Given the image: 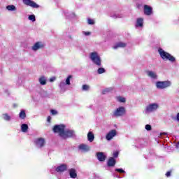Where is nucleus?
<instances>
[{"label":"nucleus","instance_id":"obj_1","mask_svg":"<svg viewBox=\"0 0 179 179\" xmlns=\"http://www.w3.org/2000/svg\"><path fill=\"white\" fill-rule=\"evenodd\" d=\"M158 52L161 58H162L164 61H170V62H176V57H174L170 53L164 51V50L159 48L158 49Z\"/></svg>","mask_w":179,"mask_h":179},{"label":"nucleus","instance_id":"obj_2","mask_svg":"<svg viewBox=\"0 0 179 179\" xmlns=\"http://www.w3.org/2000/svg\"><path fill=\"white\" fill-rule=\"evenodd\" d=\"M90 59L96 65V66H101V57L99 55V52L94 51L90 53Z\"/></svg>","mask_w":179,"mask_h":179},{"label":"nucleus","instance_id":"obj_3","mask_svg":"<svg viewBox=\"0 0 179 179\" xmlns=\"http://www.w3.org/2000/svg\"><path fill=\"white\" fill-rule=\"evenodd\" d=\"M159 103H151L145 106V114H152V113H156L159 110Z\"/></svg>","mask_w":179,"mask_h":179},{"label":"nucleus","instance_id":"obj_4","mask_svg":"<svg viewBox=\"0 0 179 179\" xmlns=\"http://www.w3.org/2000/svg\"><path fill=\"white\" fill-rule=\"evenodd\" d=\"M76 134L75 130L71 129H64L63 135H62V139H68V138H75Z\"/></svg>","mask_w":179,"mask_h":179},{"label":"nucleus","instance_id":"obj_5","mask_svg":"<svg viewBox=\"0 0 179 179\" xmlns=\"http://www.w3.org/2000/svg\"><path fill=\"white\" fill-rule=\"evenodd\" d=\"M65 131V125L64 124H56L53 127V132L59 134L60 138H62L64 132Z\"/></svg>","mask_w":179,"mask_h":179},{"label":"nucleus","instance_id":"obj_6","mask_svg":"<svg viewBox=\"0 0 179 179\" xmlns=\"http://www.w3.org/2000/svg\"><path fill=\"white\" fill-rule=\"evenodd\" d=\"M171 86V81H158L156 83L157 89H167V87H170Z\"/></svg>","mask_w":179,"mask_h":179},{"label":"nucleus","instance_id":"obj_7","mask_svg":"<svg viewBox=\"0 0 179 179\" xmlns=\"http://www.w3.org/2000/svg\"><path fill=\"white\" fill-rule=\"evenodd\" d=\"M125 114V108L124 106L116 108L113 113V117H122Z\"/></svg>","mask_w":179,"mask_h":179},{"label":"nucleus","instance_id":"obj_8","mask_svg":"<svg viewBox=\"0 0 179 179\" xmlns=\"http://www.w3.org/2000/svg\"><path fill=\"white\" fill-rule=\"evenodd\" d=\"M34 143L38 149H41V148H44V145H45V139L43 138H36L34 141Z\"/></svg>","mask_w":179,"mask_h":179},{"label":"nucleus","instance_id":"obj_9","mask_svg":"<svg viewBox=\"0 0 179 179\" xmlns=\"http://www.w3.org/2000/svg\"><path fill=\"white\" fill-rule=\"evenodd\" d=\"M22 2L24 5H27V6H30L31 8H40V6L38 4H36V3L32 0H22Z\"/></svg>","mask_w":179,"mask_h":179},{"label":"nucleus","instance_id":"obj_10","mask_svg":"<svg viewBox=\"0 0 179 179\" xmlns=\"http://www.w3.org/2000/svg\"><path fill=\"white\" fill-rule=\"evenodd\" d=\"M45 47L44 43L43 42H36L31 47L32 51H38V50H41Z\"/></svg>","mask_w":179,"mask_h":179},{"label":"nucleus","instance_id":"obj_11","mask_svg":"<svg viewBox=\"0 0 179 179\" xmlns=\"http://www.w3.org/2000/svg\"><path fill=\"white\" fill-rule=\"evenodd\" d=\"M135 28L138 30H142L143 29V18L138 17L136 20Z\"/></svg>","mask_w":179,"mask_h":179},{"label":"nucleus","instance_id":"obj_12","mask_svg":"<svg viewBox=\"0 0 179 179\" xmlns=\"http://www.w3.org/2000/svg\"><path fill=\"white\" fill-rule=\"evenodd\" d=\"M144 15L147 16H150V15H153V8L150 7L148 5H144Z\"/></svg>","mask_w":179,"mask_h":179},{"label":"nucleus","instance_id":"obj_13","mask_svg":"<svg viewBox=\"0 0 179 179\" xmlns=\"http://www.w3.org/2000/svg\"><path fill=\"white\" fill-rule=\"evenodd\" d=\"M117 136V130L113 129L110 130L106 136V141H111L113 138Z\"/></svg>","mask_w":179,"mask_h":179},{"label":"nucleus","instance_id":"obj_14","mask_svg":"<svg viewBox=\"0 0 179 179\" xmlns=\"http://www.w3.org/2000/svg\"><path fill=\"white\" fill-rule=\"evenodd\" d=\"M67 169L68 166L65 164H62L55 168V171H57V173H64V171H66Z\"/></svg>","mask_w":179,"mask_h":179},{"label":"nucleus","instance_id":"obj_15","mask_svg":"<svg viewBox=\"0 0 179 179\" xmlns=\"http://www.w3.org/2000/svg\"><path fill=\"white\" fill-rule=\"evenodd\" d=\"M96 159L99 162H105L106 159H107V155H106L103 152H96Z\"/></svg>","mask_w":179,"mask_h":179},{"label":"nucleus","instance_id":"obj_16","mask_svg":"<svg viewBox=\"0 0 179 179\" xmlns=\"http://www.w3.org/2000/svg\"><path fill=\"white\" fill-rule=\"evenodd\" d=\"M1 118L7 122H10L13 117H12V115H9V113H3L1 115Z\"/></svg>","mask_w":179,"mask_h":179},{"label":"nucleus","instance_id":"obj_17","mask_svg":"<svg viewBox=\"0 0 179 179\" xmlns=\"http://www.w3.org/2000/svg\"><path fill=\"white\" fill-rule=\"evenodd\" d=\"M146 75L148 76V78H150V79H157V74L153 71H147Z\"/></svg>","mask_w":179,"mask_h":179},{"label":"nucleus","instance_id":"obj_18","mask_svg":"<svg viewBox=\"0 0 179 179\" xmlns=\"http://www.w3.org/2000/svg\"><path fill=\"white\" fill-rule=\"evenodd\" d=\"M124 47H127V43L124 42H118L113 47V50H117V48H124Z\"/></svg>","mask_w":179,"mask_h":179},{"label":"nucleus","instance_id":"obj_19","mask_svg":"<svg viewBox=\"0 0 179 179\" xmlns=\"http://www.w3.org/2000/svg\"><path fill=\"white\" fill-rule=\"evenodd\" d=\"M115 163H117L115 159H114V157H110L107 162V166L108 167H114V166H115Z\"/></svg>","mask_w":179,"mask_h":179},{"label":"nucleus","instance_id":"obj_20","mask_svg":"<svg viewBox=\"0 0 179 179\" xmlns=\"http://www.w3.org/2000/svg\"><path fill=\"white\" fill-rule=\"evenodd\" d=\"M143 143V139L137 138L134 141L135 148H142V144Z\"/></svg>","mask_w":179,"mask_h":179},{"label":"nucleus","instance_id":"obj_21","mask_svg":"<svg viewBox=\"0 0 179 179\" xmlns=\"http://www.w3.org/2000/svg\"><path fill=\"white\" fill-rule=\"evenodd\" d=\"M38 82L41 86H45L47 85V77L42 76L38 78Z\"/></svg>","mask_w":179,"mask_h":179},{"label":"nucleus","instance_id":"obj_22","mask_svg":"<svg viewBox=\"0 0 179 179\" xmlns=\"http://www.w3.org/2000/svg\"><path fill=\"white\" fill-rule=\"evenodd\" d=\"M59 87L60 89V91L62 93H64V92L66 90V84L65 83V81L62 80L59 85Z\"/></svg>","mask_w":179,"mask_h":179},{"label":"nucleus","instance_id":"obj_23","mask_svg":"<svg viewBox=\"0 0 179 179\" xmlns=\"http://www.w3.org/2000/svg\"><path fill=\"white\" fill-rule=\"evenodd\" d=\"M79 150H82V152H89L90 150V148L85 144H80L78 146Z\"/></svg>","mask_w":179,"mask_h":179},{"label":"nucleus","instance_id":"obj_24","mask_svg":"<svg viewBox=\"0 0 179 179\" xmlns=\"http://www.w3.org/2000/svg\"><path fill=\"white\" fill-rule=\"evenodd\" d=\"M64 15L66 17V19H72L75 17L76 15L73 12H69L68 10L64 11Z\"/></svg>","mask_w":179,"mask_h":179},{"label":"nucleus","instance_id":"obj_25","mask_svg":"<svg viewBox=\"0 0 179 179\" xmlns=\"http://www.w3.org/2000/svg\"><path fill=\"white\" fill-rule=\"evenodd\" d=\"M69 176L71 178H76L78 177V174L76 173V170H75L74 169H70Z\"/></svg>","mask_w":179,"mask_h":179},{"label":"nucleus","instance_id":"obj_26","mask_svg":"<svg viewBox=\"0 0 179 179\" xmlns=\"http://www.w3.org/2000/svg\"><path fill=\"white\" fill-rule=\"evenodd\" d=\"M123 17H124V15H122V14H120L118 13H110V17H113V19L121 18Z\"/></svg>","mask_w":179,"mask_h":179},{"label":"nucleus","instance_id":"obj_27","mask_svg":"<svg viewBox=\"0 0 179 179\" xmlns=\"http://www.w3.org/2000/svg\"><path fill=\"white\" fill-rule=\"evenodd\" d=\"M21 131L24 134H26V132H27V131H29V125H27V124H26V123L21 124Z\"/></svg>","mask_w":179,"mask_h":179},{"label":"nucleus","instance_id":"obj_28","mask_svg":"<svg viewBox=\"0 0 179 179\" xmlns=\"http://www.w3.org/2000/svg\"><path fill=\"white\" fill-rule=\"evenodd\" d=\"M87 139L89 142H93V141H94V134H93V132L92 131L88 132Z\"/></svg>","mask_w":179,"mask_h":179},{"label":"nucleus","instance_id":"obj_29","mask_svg":"<svg viewBox=\"0 0 179 179\" xmlns=\"http://www.w3.org/2000/svg\"><path fill=\"white\" fill-rule=\"evenodd\" d=\"M7 10L9 12H15L17 10L16 6L15 5H8L6 6Z\"/></svg>","mask_w":179,"mask_h":179},{"label":"nucleus","instance_id":"obj_30","mask_svg":"<svg viewBox=\"0 0 179 179\" xmlns=\"http://www.w3.org/2000/svg\"><path fill=\"white\" fill-rule=\"evenodd\" d=\"M19 117L21 120H24V118H26V112L24 110H21Z\"/></svg>","mask_w":179,"mask_h":179},{"label":"nucleus","instance_id":"obj_31","mask_svg":"<svg viewBox=\"0 0 179 179\" xmlns=\"http://www.w3.org/2000/svg\"><path fill=\"white\" fill-rule=\"evenodd\" d=\"M103 73H106V69H104L103 67L99 68L98 70H97V74L98 75H101Z\"/></svg>","mask_w":179,"mask_h":179},{"label":"nucleus","instance_id":"obj_32","mask_svg":"<svg viewBox=\"0 0 179 179\" xmlns=\"http://www.w3.org/2000/svg\"><path fill=\"white\" fill-rule=\"evenodd\" d=\"M72 78V76L69 75L66 78V80L64 82V83H66L67 85V86H70L71 85V79Z\"/></svg>","mask_w":179,"mask_h":179},{"label":"nucleus","instance_id":"obj_33","mask_svg":"<svg viewBox=\"0 0 179 179\" xmlns=\"http://www.w3.org/2000/svg\"><path fill=\"white\" fill-rule=\"evenodd\" d=\"M117 100L119 103H125L126 101L125 98L122 96H117Z\"/></svg>","mask_w":179,"mask_h":179},{"label":"nucleus","instance_id":"obj_34","mask_svg":"<svg viewBox=\"0 0 179 179\" xmlns=\"http://www.w3.org/2000/svg\"><path fill=\"white\" fill-rule=\"evenodd\" d=\"M28 19H29V20H31V22H35L36 21V15H34V14L30 15L28 16Z\"/></svg>","mask_w":179,"mask_h":179},{"label":"nucleus","instance_id":"obj_35","mask_svg":"<svg viewBox=\"0 0 179 179\" xmlns=\"http://www.w3.org/2000/svg\"><path fill=\"white\" fill-rule=\"evenodd\" d=\"M90 89V87L89 85H83L82 90L83 92H87V91H89Z\"/></svg>","mask_w":179,"mask_h":179},{"label":"nucleus","instance_id":"obj_36","mask_svg":"<svg viewBox=\"0 0 179 179\" xmlns=\"http://www.w3.org/2000/svg\"><path fill=\"white\" fill-rule=\"evenodd\" d=\"M115 171H117V173H120V174H123L124 173H125V171L122 169H115Z\"/></svg>","mask_w":179,"mask_h":179},{"label":"nucleus","instance_id":"obj_37","mask_svg":"<svg viewBox=\"0 0 179 179\" xmlns=\"http://www.w3.org/2000/svg\"><path fill=\"white\" fill-rule=\"evenodd\" d=\"M87 23H88V24H94V20L88 18Z\"/></svg>","mask_w":179,"mask_h":179},{"label":"nucleus","instance_id":"obj_38","mask_svg":"<svg viewBox=\"0 0 179 179\" xmlns=\"http://www.w3.org/2000/svg\"><path fill=\"white\" fill-rule=\"evenodd\" d=\"M145 129L146 131H152V126L150 124H146Z\"/></svg>","mask_w":179,"mask_h":179},{"label":"nucleus","instance_id":"obj_39","mask_svg":"<svg viewBox=\"0 0 179 179\" xmlns=\"http://www.w3.org/2000/svg\"><path fill=\"white\" fill-rule=\"evenodd\" d=\"M118 155H120V152L118 151H114L113 153V156L115 159H117V157H118Z\"/></svg>","mask_w":179,"mask_h":179},{"label":"nucleus","instance_id":"obj_40","mask_svg":"<svg viewBox=\"0 0 179 179\" xmlns=\"http://www.w3.org/2000/svg\"><path fill=\"white\" fill-rule=\"evenodd\" d=\"M50 113L52 115H57V114H58V111H57L56 110L52 109L50 110Z\"/></svg>","mask_w":179,"mask_h":179},{"label":"nucleus","instance_id":"obj_41","mask_svg":"<svg viewBox=\"0 0 179 179\" xmlns=\"http://www.w3.org/2000/svg\"><path fill=\"white\" fill-rule=\"evenodd\" d=\"M83 34H84V36H90V31H83Z\"/></svg>","mask_w":179,"mask_h":179},{"label":"nucleus","instance_id":"obj_42","mask_svg":"<svg viewBox=\"0 0 179 179\" xmlns=\"http://www.w3.org/2000/svg\"><path fill=\"white\" fill-rule=\"evenodd\" d=\"M166 176L167 177H170V176H171V171L166 172Z\"/></svg>","mask_w":179,"mask_h":179},{"label":"nucleus","instance_id":"obj_43","mask_svg":"<svg viewBox=\"0 0 179 179\" xmlns=\"http://www.w3.org/2000/svg\"><path fill=\"white\" fill-rule=\"evenodd\" d=\"M113 177H115L116 178H122V177L120 176V175L113 174Z\"/></svg>","mask_w":179,"mask_h":179},{"label":"nucleus","instance_id":"obj_44","mask_svg":"<svg viewBox=\"0 0 179 179\" xmlns=\"http://www.w3.org/2000/svg\"><path fill=\"white\" fill-rule=\"evenodd\" d=\"M112 90H113V89H111V88H106V89L104 90V92H111Z\"/></svg>","mask_w":179,"mask_h":179},{"label":"nucleus","instance_id":"obj_45","mask_svg":"<svg viewBox=\"0 0 179 179\" xmlns=\"http://www.w3.org/2000/svg\"><path fill=\"white\" fill-rule=\"evenodd\" d=\"M48 122H51V116H48L47 119Z\"/></svg>","mask_w":179,"mask_h":179},{"label":"nucleus","instance_id":"obj_46","mask_svg":"<svg viewBox=\"0 0 179 179\" xmlns=\"http://www.w3.org/2000/svg\"><path fill=\"white\" fill-rule=\"evenodd\" d=\"M67 38H69V40H72V35H68Z\"/></svg>","mask_w":179,"mask_h":179},{"label":"nucleus","instance_id":"obj_47","mask_svg":"<svg viewBox=\"0 0 179 179\" xmlns=\"http://www.w3.org/2000/svg\"><path fill=\"white\" fill-rule=\"evenodd\" d=\"M55 80V78L52 77L50 79V82H54Z\"/></svg>","mask_w":179,"mask_h":179},{"label":"nucleus","instance_id":"obj_48","mask_svg":"<svg viewBox=\"0 0 179 179\" xmlns=\"http://www.w3.org/2000/svg\"><path fill=\"white\" fill-rule=\"evenodd\" d=\"M176 148L179 149V142H178V143L176 144Z\"/></svg>","mask_w":179,"mask_h":179},{"label":"nucleus","instance_id":"obj_49","mask_svg":"<svg viewBox=\"0 0 179 179\" xmlns=\"http://www.w3.org/2000/svg\"><path fill=\"white\" fill-rule=\"evenodd\" d=\"M176 120L179 122V113H178L176 115Z\"/></svg>","mask_w":179,"mask_h":179},{"label":"nucleus","instance_id":"obj_50","mask_svg":"<svg viewBox=\"0 0 179 179\" xmlns=\"http://www.w3.org/2000/svg\"><path fill=\"white\" fill-rule=\"evenodd\" d=\"M162 135H167V133H161V134H159V136H162Z\"/></svg>","mask_w":179,"mask_h":179},{"label":"nucleus","instance_id":"obj_51","mask_svg":"<svg viewBox=\"0 0 179 179\" xmlns=\"http://www.w3.org/2000/svg\"><path fill=\"white\" fill-rule=\"evenodd\" d=\"M6 93L7 94L8 96H9V91L8 90H6Z\"/></svg>","mask_w":179,"mask_h":179},{"label":"nucleus","instance_id":"obj_52","mask_svg":"<svg viewBox=\"0 0 179 179\" xmlns=\"http://www.w3.org/2000/svg\"><path fill=\"white\" fill-rule=\"evenodd\" d=\"M89 108H93V105H90V106H89Z\"/></svg>","mask_w":179,"mask_h":179},{"label":"nucleus","instance_id":"obj_53","mask_svg":"<svg viewBox=\"0 0 179 179\" xmlns=\"http://www.w3.org/2000/svg\"><path fill=\"white\" fill-rule=\"evenodd\" d=\"M155 141H157V143H159V140L155 139Z\"/></svg>","mask_w":179,"mask_h":179}]
</instances>
